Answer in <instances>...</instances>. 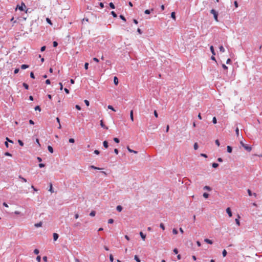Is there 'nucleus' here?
<instances>
[{"label":"nucleus","mask_w":262,"mask_h":262,"mask_svg":"<svg viewBox=\"0 0 262 262\" xmlns=\"http://www.w3.org/2000/svg\"><path fill=\"white\" fill-rule=\"evenodd\" d=\"M75 107L78 110H81V107L79 105H76L75 106Z\"/></svg>","instance_id":"bf43d9fd"},{"label":"nucleus","mask_w":262,"mask_h":262,"mask_svg":"<svg viewBox=\"0 0 262 262\" xmlns=\"http://www.w3.org/2000/svg\"><path fill=\"white\" fill-rule=\"evenodd\" d=\"M84 102L86 106H89L90 105V102L88 100H84Z\"/></svg>","instance_id":"e433bc0d"},{"label":"nucleus","mask_w":262,"mask_h":262,"mask_svg":"<svg viewBox=\"0 0 262 262\" xmlns=\"http://www.w3.org/2000/svg\"><path fill=\"white\" fill-rule=\"evenodd\" d=\"M30 77L32 78H33L34 79L35 78V76H34V73L32 72H31L30 73Z\"/></svg>","instance_id":"5fc2aeb1"},{"label":"nucleus","mask_w":262,"mask_h":262,"mask_svg":"<svg viewBox=\"0 0 262 262\" xmlns=\"http://www.w3.org/2000/svg\"><path fill=\"white\" fill-rule=\"evenodd\" d=\"M45 50H46V46H43V47H42L41 48V49H40V51H41V52L44 51Z\"/></svg>","instance_id":"680f3d73"},{"label":"nucleus","mask_w":262,"mask_h":262,"mask_svg":"<svg viewBox=\"0 0 262 262\" xmlns=\"http://www.w3.org/2000/svg\"><path fill=\"white\" fill-rule=\"evenodd\" d=\"M39 167L40 168H42V167H45V164L43 163H40V164H39Z\"/></svg>","instance_id":"e2e57ef3"},{"label":"nucleus","mask_w":262,"mask_h":262,"mask_svg":"<svg viewBox=\"0 0 262 262\" xmlns=\"http://www.w3.org/2000/svg\"><path fill=\"white\" fill-rule=\"evenodd\" d=\"M46 20H47L48 23H49L50 25H52L51 20L49 18H46Z\"/></svg>","instance_id":"49530a36"},{"label":"nucleus","mask_w":262,"mask_h":262,"mask_svg":"<svg viewBox=\"0 0 262 262\" xmlns=\"http://www.w3.org/2000/svg\"><path fill=\"white\" fill-rule=\"evenodd\" d=\"M222 67L225 70H227L228 69V67L225 64H222Z\"/></svg>","instance_id":"4d7b16f0"},{"label":"nucleus","mask_w":262,"mask_h":262,"mask_svg":"<svg viewBox=\"0 0 262 262\" xmlns=\"http://www.w3.org/2000/svg\"><path fill=\"white\" fill-rule=\"evenodd\" d=\"M193 147H194V149L195 150L198 149V143H194V144Z\"/></svg>","instance_id":"4c0bfd02"},{"label":"nucleus","mask_w":262,"mask_h":262,"mask_svg":"<svg viewBox=\"0 0 262 262\" xmlns=\"http://www.w3.org/2000/svg\"><path fill=\"white\" fill-rule=\"evenodd\" d=\"M160 227L163 230H165V227H164V225L163 223H161L160 224Z\"/></svg>","instance_id":"7c9ffc66"},{"label":"nucleus","mask_w":262,"mask_h":262,"mask_svg":"<svg viewBox=\"0 0 262 262\" xmlns=\"http://www.w3.org/2000/svg\"><path fill=\"white\" fill-rule=\"evenodd\" d=\"M39 250H38L37 249H35L34 250V253L35 254H38L39 253Z\"/></svg>","instance_id":"de8ad7c7"},{"label":"nucleus","mask_w":262,"mask_h":262,"mask_svg":"<svg viewBox=\"0 0 262 262\" xmlns=\"http://www.w3.org/2000/svg\"><path fill=\"white\" fill-rule=\"evenodd\" d=\"M215 144L217 145V146H219L220 144V142L218 140H216L215 141Z\"/></svg>","instance_id":"13d9d810"},{"label":"nucleus","mask_w":262,"mask_h":262,"mask_svg":"<svg viewBox=\"0 0 262 262\" xmlns=\"http://www.w3.org/2000/svg\"><path fill=\"white\" fill-rule=\"evenodd\" d=\"M90 167L91 168H92V169H98V170L101 169L100 168L97 167H96V166H94V165H91V166H90Z\"/></svg>","instance_id":"a878e982"},{"label":"nucleus","mask_w":262,"mask_h":262,"mask_svg":"<svg viewBox=\"0 0 262 262\" xmlns=\"http://www.w3.org/2000/svg\"><path fill=\"white\" fill-rule=\"evenodd\" d=\"M154 113V115H155V116L156 118H158V113H157V111H155Z\"/></svg>","instance_id":"0e129e2a"},{"label":"nucleus","mask_w":262,"mask_h":262,"mask_svg":"<svg viewBox=\"0 0 262 262\" xmlns=\"http://www.w3.org/2000/svg\"><path fill=\"white\" fill-rule=\"evenodd\" d=\"M110 260L111 262H113L114 261V257L112 254L110 255Z\"/></svg>","instance_id":"c756f323"},{"label":"nucleus","mask_w":262,"mask_h":262,"mask_svg":"<svg viewBox=\"0 0 262 262\" xmlns=\"http://www.w3.org/2000/svg\"><path fill=\"white\" fill-rule=\"evenodd\" d=\"M23 85L24 87L26 89H27V90H28V88H29V86H28V85L27 83H23Z\"/></svg>","instance_id":"473e14b6"},{"label":"nucleus","mask_w":262,"mask_h":262,"mask_svg":"<svg viewBox=\"0 0 262 262\" xmlns=\"http://www.w3.org/2000/svg\"><path fill=\"white\" fill-rule=\"evenodd\" d=\"M36 260L38 262H40L41 260V257L40 256H37L36 257Z\"/></svg>","instance_id":"8fccbe9b"},{"label":"nucleus","mask_w":262,"mask_h":262,"mask_svg":"<svg viewBox=\"0 0 262 262\" xmlns=\"http://www.w3.org/2000/svg\"><path fill=\"white\" fill-rule=\"evenodd\" d=\"M103 146L105 148H107L108 147V142L106 141H104L103 142Z\"/></svg>","instance_id":"6ab92c4d"},{"label":"nucleus","mask_w":262,"mask_h":262,"mask_svg":"<svg viewBox=\"0 0 262 262\" xmlns=\"http://www.w3.org/2000/svg\"><path fill=\"white\" fill-rule=\"evenodd\" d=\"M140 235L143 241H145L146 235L143 233L142 232H140Z\"/></svg>","instance_id":"f8f14e48"},{"label":"nucleus","mask_w":262,"mask_h":262,"mask_svg":"<svg viewBox=\"0 0 262 262\" xmlns=\"http://www.w3.org/2000/svg\"><path fill=\"white\" fill-rule=\"evenodd\" d=\"M88 67H89V63L88 62H85V64H84V68L85 70H88Z\"/></svg>","instance_id":"79ce46f5"},{"label":"nucleus","mask_w":262,"mask_h":262,"mask_svg":"<svg viewBox=\"0 0 262 262\" xmlns=\"http://www.w3.org/2000/svg\"><path fill=\"white\" fill-rule=\"evenodd\" d=\"M93 60L97 62H98L99 61V59L96 57L93 58Z\"/></svg>","instance_id":"338daca9"},{"label":"nucleus","mask_w":262,"mask_h":262,"mask_svg":"<svg viewBox=\"0 0 262 262\" xmlns=\"http://www.w3.org/2000/svg\"><path fill=\"white\" fill-rule=\"evenodd\" d=\"M204 189L207 190L208 191H210L211 190V188L208 186H204Z\"/></svg>","instance_id":"b1692460"},{"label":"nucleus","mask_w":262,"mask_h":262,"mask_svg":"<svg viewBox=\"0 0 262 262\" xmlns=\"http://www.w3.org/2000/svg\"><path fill=\"white\" fill-rule=\"evenodd\" d=\"M240 144L248 151H250L252 150L251 147L245 144L243 141H240Z\"/></svg>","instance_id":"f257e3e1"},{"label":"nucleus","mask_w":262,"mask_h":262,"mask_svg":"<svg viewBox=\"0 0 262 262\" xmlns=\"http://www.w3.org/2000/svg\"><path fill=\"white\" fill-rule=\"evenodd\" d=\"M109 5H110V7L112 8V9H115V5H114V4L113 3H110L109 4Z\"/></svg>","instance_id":"cd10ccee"},{"label":"nucleus","mask_w":262,"mask_h":262,"mask_svg":"<svg viewBox=\"0 0 262 262\" xmlns=\"http://www.w3.org/2000/svg\"><path fill=\"white\" fill-rule=\"evenodd\" d=\"M48 150L49 151V152H50L51 153H53V148H52V146H48Z\"/></svg>","instance_id":"a211bd4d"},{"label":"nucleus","mask_w":262,"mask_h":262,"mask_svg":"<svg viewBox=\"0 0 262 262\" xmlns=\"http://www.w3.org/2000/svg\"><path fill=\"white\" fill-rule=\"evenodd\" d=\"M235 133H236V135L237 137H238L239 136V129H238V127H236V128L235 129Z\"/></svg>","instance_id":"393cba45"},{"label":"nucleus","mask_w":262,"mask_h":262,"mask_svg":"<svg viewBox=\"0 0 262 262\" xmlns=\"http://www.w3.org/2000/svg\"><path fill=\"white\" fill-rule=\"evenodd\" d=\"M204 242L209 244H212L213 243L211 240L208 238H205Z\"/></svg>","instance_id":"9d476101"},{"label":"nucleus","mask_w":262,"mask_h":262,"mask_svg":"<svg viewBox=\"0 0 262 262\" xmlns=\"http://www.w3.org/2000/svg\"><path fill=\"white\" fill-rule=\"evenodd\" d=\"M28 67H29V66L27 65V64H22L21 66V69H23V70L26 69L28 68Z\"/></svg>","instance_id":"aec40b11"},{"label":"nucleus","mask_w":262,"mask_h":262,"mask_svg":"<svg viewBox=\"0 0 262 262\" xmlns=\"http://www.w3.org/2000/svg\"><path fill=\"white\" fill-rule=\"evenodd\" d=\"M114 222V220L112 219H110L108 220V224H112Z\"/></svg>","instance_id":"09e8293b"},{"label":"nucleus","mask_w":262,"mask_h":262,"mask_svg":"<svg viewBox=\"0 0 262 262\" xmlns=\"http://www.w3.org/2000/svg\"><path fill=\"white\" fill-rule=\"evenodd\" d=\"M107 107L108 109H110L114 112H116V110L114 109V108L112 105H108Z\"/></svg>","instance_id":"bb28decb"},{"label":"nucleus","mask_w":262,"mask_h":262,"mask_svg":"<svg viewBox=\"0 0 262 262\" xmlns=\"http://www.w3.org/2000/svg\"><path fill=\"white\" fill-rule=\"evenodd\" d=\"M210 13L213 15V16H214V19L215 20V21H218L219 20H218V18H217V16H218L217 12L215 10L212 9L210 11Z\"/></svg>","instance_id":"f03ea898"},{"label":"nucleus","mask_w":262,"mask_h":262,"mask_svg":"<svg viewBox=\"0 0 262 262\" xmlns=\"http://www.w3.org/2000/svg\"><path fill=\"white\" fill-rule=\"evenodd\" d=\"M134 259L136 260L137 262H141L140 259L137 255H135Z\"/></svg>","instance_id":"4be33fe9"},{"label":"nucleus","mask_w":262,"mask_h":262,"mask_svg":"<svg viewBox=\"0 0 262 262\" xmlns=\"http://www.w3.org/2000/svg\"><path fill=\"white\" fill-rule=\"evenodd\" d=\"M6 139L7 142H9L12 143H13V141H12L11 140H10L8 137H7Z\"/></svg>","instance_id":"6e6d98bb"},{"label":"nucleus","mask_w":262,"mask_h":262,"mask_svg":"<svg viewBox=\"0 0 262 262\" xmlns=\"http://www.w3.org/2000/svg\"><path fill=\"white\" fill-rule=\"evenodd\" d=\"M58 238V234L56 233H53V239L55 241H56Z\"/></svg>","instance_id":"6e6552de"},{"label":"nucleus","mask_w":262,"mask_h":262,"mask_svg":"<svg viewBox=\"0 0 262 262\" xmlns=\"http://www.w3.org/2000/svg\"><path fill=\"white\" fill-rule=\"evenodd\" d=\"M130 118L132 121H134V116H133V111L132 110L130 112Z\"/></svg>","instance_id":"ddd939ff"},{"label":"nucleus","mask_w":262,"mask_h":262,"mask_svg":"<svg viewBox=\"0 0 262 262\" xmlns=\"http://www.w3.org/2000/svg\"><path fill=\"white\" fill-rule=\"evenodd\" d=\"M240 218V216L239 215H238V219H235V222L236 224L239 226L240 225V222L239 220V219Z\"/></svg>","instance_id":"dca6fc26"},{"label":"nucleus","mask_w":262,"mask_h":262,"mask_svg":"<svg viewBox=\"0 0 262 262\" xmlns=\"http://www.w3.org/2000/svg\"><path fill=\"white\" fill-rule=\"evenodd\" d=\"M100 124L102 128L106 129H108V127L104 124L103 121L102 120H100Z\"/></svg>","instance_id":"423d86ee"},{"label":"nucleus","mask_w":262,"mask_h":262,"mask_svg":"<svg viewBox=\"0 0 262 262\" xmlns=\"http://www.w3.org/2000/svg\"><path fill=\"white\" fill-rule=\"evenodd\" d=\"M210 51H211L212 55H215V52H214V50L213 47L212 46H210Z\"/></svg>","instance_id":"2eb2a0df"},{"label":"nucleus","mask_w":262,"mask_h":262,"mask_svg":"<svg viewBox=\"0 0 262 262\" xmlns=\"http://www.w3.org/2000/svg\"><path fill=\"white\" fill-rule=\"evenodd\" d=\"M172 233L174 234H178V231L176 229L174 228L172 230Z\"/></svg>","instance_id":"a19ab883"},{"label":"nucleus","mask_w":262,"mask_h":262,"mask_svg":"<svg viewBox=\"0 0 262 262\" xmlns=\"http://www.w3.org/2000/svg\"><path fill=\"white\" fill-rule=\"evenodd\" d=\"M212 122L214 123V124H215L216 123V119L215 117H214L212 119Z\"/></svg>","instance_id":"3c124183"},{"label":"nucleus","mask_w":262,"mask_h":262,"mask_svg":"<svg viewBox=\"0 0 262 262\" xmlns=\"http://www.w3.org/2000/svg\"><path fill=\"white\" fill-rule=\"evenodd\" d=\"M219 49H220V51L221 52H222V53L224 52H225V50L224 48L222 46H221L220 47Z\"/></svg>","instance_id":"5701e85b"},{"label":"nucleus","mask_w":262,"mask_h":262,"mask_svg":"<svg viewBox=\"0 0 262 262\" xmlns=\"http://www.w3.org/2000/svg\"><path fill=\"white\" fill-rule=\"evenodd\" d=\"M90 215L91 216H94L95 215V212L94 211H91Z\"/></svg>","instance_id":"ea45409f"},{"label":"nucleus","mask_w":262,"mask_h":262,"mask_svg":"<svg viewBox=\"0 0 262 262\" xmlns=\"http://www.w3.org/2000/svg\"><path fill=\"white\" fill-rule=\"evenodd\" d=\"M212 165L213 168H217L219 166V164L216 163H212Z\"/></svg>","instance_id":"c85d7f7f"},{"label":"nucleus","mask_w":262,"mask_h":262,"mask_svg":"<svg viewBox=\"0 0 262 262\" xmlns=\"http://www.w3.org/2000/svg\"><path fill=\"white\" fill-rule=\"evenodd\" d=\"M114 141L116 143H119V139H118V138H114Z\"/></svg>","instance_id":"37998d69"},{"label":"nucleus","mask_w":262,"mask_h":262,"mask_svg":"<svg viewBox=\"0 0 262 262\" xmlns=\"http://www.w3.org/2000/svg\"><path fill=\"white\" fill-rule=\"evenodd\" d=\"M35 110L37 111H41V109L39 107V106H36L35 107Z\"/></svg>","instance_id":"603ef678"},{"label":"nucleus","mask_w":262,"mask_h":262,"mask_svg":"<svg viewBox=\"0 0 262 262\" xmlns=\"http://www.w3.org/2000/svg\"><path fill=\"white\" fill-rule=\"evenodd\" d=\"M127 149L128 151L129 152H133L134 154H137V151H135V150H134L130 149L129 146L127 147Z\"/></svg>","instance_id":"1a4fd4ad"},{"label":"nucleus","mask_w":262,"mask_h":262,"mask_svg":"<svg viewBox=\"0 0 262 262\" xmlns=\"http://www.w3.org/2000/svg\"><path fill=\"white\" fill-rule=\"evenodd\" d=\"M120 18L123 20V21H126V19L125 18V17L122 15H120Z\"/></svg>","instance_id":"c03bdc74"},{"label":"nucleus","mask_w":262,"mask_h":262,"mask_svg":"<svg viewBox=\"0 0 262 262\" xmlns=\"http://www.w3.org/2000/svg\"><path fill=\"white\" fill-rule=\"evenodd\" d=\"M53 47H56L57 46V45H58L57 42H56L55 41L53 42Z\"/></svg>","instance_id":"864d4df0"},{"label":"nucleus","mask_w":262,"mask_h":262,"mask_svg":"<svg viewBox=\"0 0 262 262\" xmlns=\"http://www.w3.org/2000/svg\"><path fill=\"white\" fill-rule=\"evenodd\" d=\"M14 213L16 215H20L21 213H20V212L19 211H15L14 212Z\"/></svg>","instance_id":"774afa93"},{"label":"nucleus","mask_w":262,"mask_h":262,"mask_svg":"<svg viewBox=\"0 0 262 262\" xmlns=\"http://www.w3.org/2000/svg\"><path fill=\"white\" fill-rule=\"evenodd\" d=\"M19 178L20 179L22 180V181H23L24 182H27V180L25 178L21 177L20 176H19Z\"/></svg>","instance_id":"72a5a7b5"},{"label":"nucleus","mask_w":262,"mask_h":262,"mask_svg":"<svg viewBox=\"0 0 262 262\" xmlns=\"http://www.w3.org/2000/svg\"><path fill=\"white\" fill-rule=\"evenodd\" d=\"M42 224V222H40L39 223L35 224L34 226H35V227L38 228V227H41Z\"/></svg>","instance_id":"9b49d317"},{"label":"nucleus","mask_w":262,"mask_h":262,"mask_svg":"<svg viewBox=\"0 0 262 262\" xmlns=\"http://www.w3.org/2000/svg\"><path fill=\"white\" fill-rule=\"evenodd\" d=\"M247 192H248V193L249 196L253 195L255 198H256L257 196L256 193H252V191L250 189H248Z\"/></svg>","instance_id":"20e7f679"},{"label":"nucleus","mask_w":262,"mask_h":262,"mask_svg":"<svg viewBox=\"0 0 262 262\" xmlns=\"http://www.w3.org/2000/svg\"><path fill=\"white\" fill-rule=\"evenodd\" d=\"M227 150L229 153H231L232 151V148L230 146H227Z\"/></svg>","instance_id":"4468645a"},{"label":"nucleus","mask_w":262,"mask_h":262,"mask_svg":"<svg viewBox=\"0 0 262 262\" xmlns=\"http://www.w3.org/2000/svg\"><path fill=\"white\" fill-rule=\"evenodd\" d=\"M118 82H119V81H118V78L116 76H115L114 77V84L117 85H118Z\"/></svg>","instance_id":"0eeeda50"},{"label":"nucleus","mask_w":262,"mask_h":262,"mask_svg":"<svg viewBox=\"0 0 262 262\" xmlns=\"http://www.w3.org/2000/svg\"><path fill=\"white\" fill-rule=\"evenodd\" d=\"M226 212L228 213V214L229 217H231L232 216V212H231V209H230V208L229 207H228L226 209Z\"/></svg>","instance_id":"39448f33"},{"label":"nucleus","mask_w":262,"mask_h":262,"mask_svg":"<svg viewBox=\"0 0 262 262\" xmlns=\"http://www.w3.org/2000/svg\"><path fill=\"white\" fill-rule=\"evenodd\" d=\"M111 14L114 17H116L117 16L116 13L114 11H112Z\"/></svg>","instance_id":"a18cd8bd"},{"label":"nucleus","mask_w":262,"mask_h":262,"mask_svg":"<svg viewBox=\"0 0 262 262\" xmlns=\"http://www.w3.org/2000/svg\"><path fill=\"white\" fill-rule=\"evenodd\" d=\"M69 142L71 143H73L75 142V140L73 138H70L69 140Z\"/></svg>","instance_id":"58836bf2"},{"label":"nucleus","mask_w":262,"mask_h":262,"mask_svg":"<svg viewBox=\"0 0 262 262\" xmlns=\"http://www.w3.org/2000/svg\"><path fill=\"white\" fill-rule=\"evenodd\" d=\"M173 251L176 254H178V250L177 248H174Z\"/></svg>","instance_id":"052dcab7"},{"label":"nucleus","mask_w":262,"mask_h":262,"mask_svg":"<svg viewBox=\"0 0 262 262\" xmlns=\"http://www.w3.org/2000/svg\"><path fill=\"white\" fill-rule=\"evenodd\" d=\"M171 17L174 19L176 20V14L174 12H172L171 13Z\"/></svg>","instance_id":"412c9836"},{"label":"nucleus","mask_w":262,"mask_h":262,"mask_svg":"<svg viewBox=\"0 0 262 262\" xmlns=\"http://www.w3.org/2000/svg\"><path fill=\"white\" fill-rule=\"evenodd\" d=\"M26 6L24 3H22L21 4V6L18 7V9L21 11L24 10L25 9H26Z\"/></svg>","instance_id":"7ed1b4c3"},{"label":"nucleus","mask_w":262,"mask_h":262,"mask_svg":"<svg viewBox=\"0 0 262 262\" xmlns=\"http://www.w3.org/2000/svg\"><path fill=\"white\" fill-rule=\"evenodd\" d=\"M116 209L117 211H118L119 212H121L122 210V207L121 206L118 205L117 206Z\"/></svg>","instance_id":"f3484780"},{"label":"nucleus","mask_w":262,"mask_h":262,"mask_svg":"<svg viewBox=\"0 0 262 262\" xmlns=\"http://www.w3.org/2000/svg\"><path fill=\"white\" fill-rule=\"evenodd\" d=\"M222 254H223V256L224 257H225L227 255V251H226V250L225 249H224L223 251Z\"/></svg>","instance_id":"2f4dec72"},{"label":"nucleus","mask_w":262,"mask_h":262,"mask_svg":"<svg viewBox=\"0 0 262 262\" xmlns=\"http://www.w3.org/2000/svg\"><path fill=\"white\" fill-rule=\"evenodd\" d=\"M203 196L205 198L207 199V198H208L209 194L205 192V193H203Z\"/></svg>","instance_id":"c9c22d12"},{"label":"nucleus","mask_w":262,"mask_h":262,"mask_svg":"<svg viewBox=\"0 0 262 262\" xmlns=\"http://www.w3.org/2000/svg\"><path fill=\"white\" fill-rule=\"evenodd\" d=\"M18 142L19 143V144L21 146H24V143L23 142V141L20 140H18Z\"/></svg>","instance_id":"f704fd0d"},{"label":"nucleus","mask_w":262,"mask_h":262,"mask_svg":"<svg viewBox=\"0 0 262 262\" xmlns=\"http://www.w3.org/2000/svg\"><path fill=\"white\" fill-rule=\"evenodd\" d=\"M43 260L45 262H47V257L46 256H43Z\"/></svg>","instance_id":"69168bd1"}]
</instances>
